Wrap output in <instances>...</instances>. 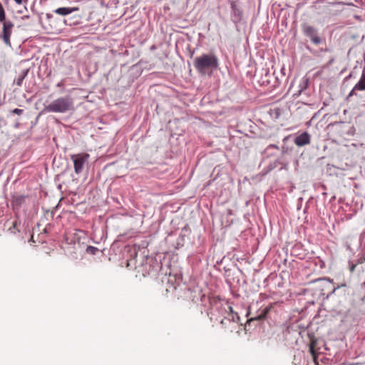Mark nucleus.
<instances>
[{
	"label": "nucleus",
	"instance_id": "19",
	"mask_svg": "<svg viewBox=\"0 0 365 365\" xmlns=\"http://www.w3.org/2000/svg\"><path fill=\"white\" fill-rule=\"evenodd\" d=\"M17 4L21 5L23 2L22 0H14Z\"/></svg>",
	"mask_w": 365,
	"mask_h": 365
},
{
	"label": "nucleus",
	"instance_id": "2",
	"mask_svg": "<svg viewBox=\"0 0 365 365\" xmlns=\"http://www.w3.org/2000/svg\"><path fill=\"white\" fill-rule=\"evenodd\" d=\"M73 103L70 98L61 97L52 101L45 107L46 112L66 113L71 110Z\"/></svg>",
	"mask_w": 365,
	"mask_h": 365
},
{
	"label": "nucleus",
	"instance_id": "6",
	"mask_svg": "<svg viewBox=\"0 0 365 365\" xmlns=\"http://www.w3.org/2000/svg\"><path fill=\"white\" fill-rule=\"evenodd\" d=\"M274 304H270L269 306L266 307L263 309L259 310V313L255 317L250 319L248 322L265 319L267 318V314L274 307Z\"/></svg>",
	"mask_w": 365,
	"mask_h": 365
},
{
	"label": "nucleus",
	"instance_id": "5",
	"mask_svg": "<svg viewBox=\"0 0 365 365\" xmlns=\"http://www.w3.org/2000/svg\"><path fill=\"white\" fill-rule=\"evenodd\" d=\"M304 34L310 38L311 41L316 45L321 43V38L317 36V31L313 26L304 24L302 26Z\"/></svg>",
	"mask_w": 365,
	"mask_h": 365
},
{
	"label": "nucleus",
	"instance_id": "18",
	"mask_svg": "<svg viewBox=\"0 0 365 365\" xmlns=\"http://www.w3.org/2000/svg\"><path fill=\"white\" fill-rule=\"evenodd\" d=\"M12 113L16 115H21L23 113V110L15 108L12 110Z\"/></svg>",
	"mask_w": 365,
	"mask_h": 365
},
{
	"label": "nucleus",
	"instance_id": "1",
	"mask_svg": "<svg viewBox=\"0 0 365 365\" xmlns=\"http://www.w3.org/2000/svg\"><path fill=\"white\" fill-rule=\"evenodd\" d=\"M194 66L201 74L210 73L218 67V59L214 54H202L195 58Z\"/></svg>",
	"mask_w": 365,
	"mask_h": 365
},
{
	"label": "nucleus",
	"instance_id": "11",
	"mask_svg": "<svg viewBox=\"0 0 365 365\" xmlns=\"http://www.w3.org/2000/svg\"><path fill=\"white\" fill-rule=\"evenodd\" d=\"M230 4H231V9L232 10V13H233L234 16L240 17L241 16V11L237 8L235 2L232 1Z\"/></svg>",
	"mask_w": 365,
	"mask_h": 365
},
{
	"label": "nucleus",
	"instance_id": "9",
	"mask_svg": "<svg viewBox=\"0 0 365 365\" xmlns=\"http://www.w3.org/2000/svg\"><path fill=\"white\" fill-rule=\"evenodd\" d=\"M78 9L77 7L68 8V7H61L56 9L54 12L58 15L66 16L71 14L73 11H78Z\"/></svg>",
	"mask_w": 365,
	"mask_h": 365
},
{
	"label": "nucleus",
	"instance_id": "7",
	"mask_svg": "<svg viewBox=\"0 0 365 365\" xmlns=\"http://www.w3.org/2000/svg\"><path fill=\"white\" fill-rule=\"evenodd\" d=\"M294 143L297 146H304L310 143V135L307 132L297 136L294 139Z\"/></svg>",
	"mask_w": 365,
	"mask_h": 365
},
{
	"label": "nucleus",
	"instance_id": "16",
	"mask_svg": "<svg viewBox=\"0 0 365 365\" xmlns=\"http://www.w3.org/2000/svg\"><path fill=\"white\" fill-rule=\"evenodd\" d=\"M233 322L230 320L229 319H222L221 322H220V324H222V327H224L225 328H226V325L227 324H232Z\"/></svg>",
	"mask_w": 365,
	"mask_h": 365
},
{
	"label": "nucleus",
	"instance_id": "10",
	"mask_svg": "<svg viewBox=\"0 0 365 365\" xmlns=\"http://www.w3.org/2000/svg\"><path fill=\"white\" fill-rule=\"evenodd\" d=\"M317 344V339H315L314 338H312L310 339V343H309V351L314 359L317 358V352L315 349Z\"/></svg>",
	"mask_w": 365,
	"mask_h": 365
},
{
	"label": "nucleus",
	"instance_id": "3",
	"mask_svg": "<svg viewBox=\"0 0 365 365\" xmlns=\"http://www.w3.org/2000/svg\"><path fill=\"white\" fill-rule=\"evenodd\" d=\"M90 155L88 153H78L71 155V159L73 162L74 171L76 174L81 173L83 165L88 163Z\"/></svg>",
	"mask_w": 365,
	"mask_h": 365
},
{
	"label": "nucleus",
	"instance_id": "17",
	"mask_svg": "<svg viewBox=\"0 0 365 365\" xmlns=\"http://www.w3.org/2000/svg\"><path fill=\"white\" fill-rule=\"evenodd\" d=\"M228 309H229V311H230V314H232V321H234L235 315H236V317L239 319L237 313L234 312V310H233V309H232V307L231 306H229Z\"/></svg>",
	"mask_w": 365,
	"mask_h": 365
},
{
	"label": "nucleus",
	"instance_id": "12",
	"mask_svg": "<svg viewBox=\"0 0 365 365\" xmlns=\"http://www.w3.org/2000/svg\"><path fill=\"white\" fill-rule=\"evenodd\" d=\"M27 75V71L24 72L21 75H19L16 80V83L18 86H21L22 85L23 81Z\"/></svg>",
	"mask_w": 365,
	"mask_h": 365
},
{
	"label": "nucleus",
	"instance_id": "20",
	"mask_svg": "<svg viewBox=\"0 0 365 365\" xmlns=\"http://www.w3.org/2000/svg\"><path fill=\"white\" fill-rule=\"evenodd\" d=\"M28 18H29V16H24L22 17L23 19H28Z\"/></svg>",
	"mask_w": 365,
	"mask_h": 365
},
{
	"label": "nucleus",
	"instance_id": "13",
	"mask_svg": "<svg viewBox=\"0 0 365 365\" xmlns=\"http://www.w3.org/2000/svg\"><path fill=\"white\" fill-rule=\"evenodd\" d=\"M6 21V11L5 9L0 2V22Z\"/></svg>",
	"mask_w": 365,
	"mask_h": 365
},
{
	"label": "nucleus",
	"instance_id": "4",
	"mask_svg": "<svg viewBox=\"0 0 365 365\" xmlns=\"http://www.w3.org/2000/svg\"><path fill=\"white\" fill-rule=\"evenodd\" d=\"M2 23V32L0 35V38L3 40L6 45L11 46L10 38L14 25L11 21H4Z\"/></svg>",
	"mask_w": 365,
	"mask_h": 365
},
{
	"label": "nucleus",
	"instance_id": "8",
	"mask_svg": "<svg viewBox=\"0 0 365 365\" xmlns=\"http://www.w3.org/2000/svg\"><path fill=\"white\" fill-rule=\"evenodd\" d=\"M356 91H365V73H361L359 81L355 84L353 89L350 91L349 96L350 97L356 95Z\"/></svg>",
	"mask_w": 365,
	"mask_h": 365
},
{
	"label": "nucleus",
	"instance_id": "14",
	"mask_svg": "<svg viewBox=\"0 0 365 365\" xmlns=\"http://www.w3.org/2000/svg\"><path fill=\"white\" fill-rule=\"evenodd\" d=\"M25 201V196L19 195L15 197L14 202L16 205H20L21 203H23Z\"/></svg>",
	"mask_w": 365,
	"mask_h": 365
},
{
	"label": "nucleus",
	"instance_id": "15",
	"mask_svg": "<svg viewBox=\"0 0 365 365\" xmlns=\"http://www.w3.org/2000/svg\"><path fill=\"white\" fill-rule=\"evenodd\" d=\"M87 252L88 253H91L92 255H95L96 253V252H98V248L95 247H93V246H88L87 247Z\"/></svg>",
	"mask_w": 365,
	"mask_h": 365
}]
</instances>
